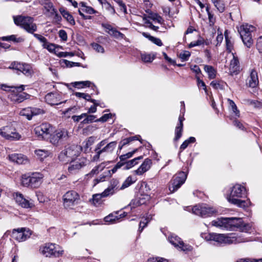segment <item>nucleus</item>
<instances>
[{"label": "nucleus", "mask_w": 262, "mask_h": 262, "mask_svg": "<svg viewBox=\"0 0 262 262\" xmlns=\"http://www.w3.org/2000/svg\"><path fill=\"white\" fill-rule=\"evenodd\" d=\"M10 161L18 164H26L28 162L27 157L21 154H13L9 156Z\"/></svg>", "instance_id": "nucleus-23"}, {"label": "nucleus", "mask_w": 262, "mask_h": 262, "mask_svg": "<svg viewBox=\"0 0 262 262\" xmlns=\"http://www.w3.org/2000/svg\"><path fill=\"white\" fill-rule=\"evenodd\" d=\"M242 219L236 217H227L226 229L234 230L236 228L238 230L240 225H242Z\"/></svg>", "instance_id": "nucleus-21"}, {"label": "nucleus", "mask_w": 262, "mask_h": 262, "mask_svg": "<svg viewBox=\"0 0 262 262\" xmlns=\"http://www.w3.org/2000/svg\"><path fill=\"white\" fill-rule=\"evenodd\" d=\"M42 47L44 49H47L50 52L53 53L55 52V49L57 47L55 44L50 43L48 41L46 44H42Z\"/></svg>", "instance_id": "nucleus-49"}, {"label": "nucleus", "mask_w": 262, "mask_h": 262, "mask_svg": "<svg viewBox=\"0 0 262 262\" xmlns=\"http://www.w3.org/2000/svg\"><path fill=\"white\" fill-rule=\"evenodd\" d=\"M252 229V226L250 224L245 223L242 219V225H240L238 230L241 232H249Z\"/></svg>", "instance_id": "nucleus-41"}, {"label": "nucleus", "mask_w": 262, "mask_h": 262, "mask_svg": "<svg viewBox=\"0 0 262 262\" xmlns=\"http://www.w3.org/2000/svg\"><path fill=\"white\" fill-rule=\"evenodd\" d=\"M53 130V126L48 123H43L35 127L34 132L39 139L49 138Z\"/></svg>", "instance_id": "nucleus-14"}, {"label": "nucleus", "mask_w": 262, "mask_h": 262, "mask_svg": "<svg viewBox=\"0 0 262 262\" xmlns=\"http://www.w3.org/2000/svg\"><path fill=\"white\" fill-rule=\"evenodd\" d=\"M1 39L4 41H12L16 43L21 42L24 41V39L22 37H17L15 35L3 36L2 37Z\"/></svg>", "instance_id": "nucleus-33"}, {"label": "nucleus", "mask_w": 262, "mask_h": 262, "mask_svg": "<svg viewBox=\"0 0 262 262\" xmlns=\"http://www.w3.org/2000/svg\"><path fill=\"white\" fill-rule=\"evenodd\" d=\"M62 198L63 206L67 209L73 208L74 206L78 204L80 199L79 194L74 190L67 191Z\"/></svg>", "instance_id": "nucleus-11"}, {"label": "nucleus", "mask_w": 262, "mask_h": 262, "mask_svg": "<svg viewBox=\"0 0 262 262\" xmlns=\"http://www.w3.org/2000/svg\"><path fill=\"white\" fill-rule=\"evenodd\" d=\"M204 40L203 38H200V39H199L196 41H193L190 42L189 43L188 47L189 48H192L195 46H200L201 45H203L204 43Z\"/></svg>", "instance_id": "nucleus-62"}, {"label": "nucleus", "mask_w": 262, "mask_h": 262, "mask_svg": "<svg viewBox=\"0 0 262 262\" xmlns=\"http://www.w3.org/2000/svg\"><path fill=\"white\" fill-rule=\"evenodd\" d=\"M69 162H70V165L69 166L68 170L69 172L71 173L76 172L77 171L79 170L82 167L85 165V160L83 159H79L77 161H74L73 160L70 161Z\"/></svg>", "instance_id": "nucleus-22"}, {"label": "nucleus", "mask_w": 262, "mask_h": 262, "mask_svg": "<svg viewBox=\"0 0 262 262\" xmlns=\"http://www.w3.org/2000/svg\"><path fill=\"white\" fill-rule=\"evenodd\" d=\"M190 52L188 51H184L180 54L179 57L183 61H187L190 56Z\"/></svg>", "instance_id": "nucleus-54"}, {"label": "nucleus", "mask_w": 262, "mask_h": 262, "mask_svg": "<svg viewBox=\"0 0 262 262\" xmlns=\"http://www.w3.org/2000/svg\"><path fill=\"white\" fill-rule=\"evenodd\" d=\"M136 180V179L133 178L132 176L128 177L126 178V179L125 180V181L124 182V183H123V184L121 186V188L123 189V188H126V187L129 186L132 184L135 183Z\"/></svg>", "instance_id": "nucleus-46"}, {"label": "nucleus", "mask_w": 262, "mask_h": 262, "mask_svg": "<svg viewBox=\"0 0 262 262\" xmlns=\"http://www.w3.org/2000/svg\"><path fill=\"white\" fill-rule=\"evenodd\" d=\"M145 203L144 200L141 198H137L133 199L131 201L130 203L128 205L130 207L131 209L135 208L138 206H139Z\"/></svg>", "instance_id": "nucleus-37"}, {"label": "nucleus", "mask_w": 262, "mask_h": 262, "mask_svg": "<svg viewBox=\"0 0 262 262\" xmlns=\"http://www.w3.org/2000/svg\"><path fill=\"white\" fill-rule=\"evenodd\" d=\"M224 35H225V41H226L227 50H230V51H231V50L233 47V44L231 42L230 38H229L228 32L227 30L225 31V32L224 33Z\"/></svg>", "instance_id": "nucleus-48"}, {"label": "nucleus", "mask_w": 262, "mask_h": 262, "mask_svg": "<svg viewBox=\"0 0 262 262\" xmlns=\"http://www.w3.org/2000/svg\"><path fill=\"white\" fill-rule=\"evenodd\" d=\"M187 176V173L184 171H180L173 176L169 182V191L171 193L176 191L185 183Z\"/></svg>", "instance_id": "nucleus-12"}, {"label": "nucleus", "mask_w": 262, "mask_h": 262, "mask_svg": "<svg viewBox=\"0 0 262 262\" xmlns=\"http://www.w3.org/2000/svg\"><path fill=\"white\" fill-rule=\"evenodd\" d=\"M117 144V141H113L107 143L101 150H99V151H97V154L93 157V160L94 161H98L100 158V155L103 152H112L116 147Z\"/></svg>", "instance_id": "nucleus-20"}, {"label": "nucleus", "mask_w": 262, "mask_h": 262, "mask_svg": "<svg viewBox=\"0 0 262 262\" xmlns=\"http://www.w3.org/2000/svg\"><path fill=\"white\" fill-rule=\"evenodd\" d=\"M255 28L251 25L245 24L241 25L238 29V32L244 44L250 48L253 43L251 33L255 31Z\"/></svg>", "instance_id": "nucleus-6"}, {"label": "nucleus", "mask_w": 262, "mask_h": 262, "mask_svg": "<svg viewBox=\"0 0 262 262\" xmlns=\"http://www.w3.org/2000/svg\"><path fill=\"white\" fill-rule=\"evenodd\" d=\"M213 241L220 244H236L249 241L247 238H244L241 236H235L234 233H232L230 236H228L224 234L215 233H213Z\"/></svg>", "instance_id": "nucleus-5"}, {"label": "nucleus", "mask_w": 262, "mask_h": 262, "mask_svg": "<svg viewBox=\"0 0 262 262\" xmlns=\"http://www.w3.org/2000/svg\"><path fill=\"white\" fill-rule=\"evenodd\" d=\"M151 215H147L145 217H142L139 224V232L141 233L143 229L147 226L149 222L151 220Z\"/></svg>", "instance_id": "nucleus-32"}, {"label": "nucleus", "mask_w": 262, "mask_h": 262, "mask_svg": "<svg viewBox=\"0 0 262 262\" xmlns=\"http://www.w3.org/2000/svg\"><path fill=\"white\" fill-rule=\"evenodd\" d=\"M147 262H168L166 259L161 257L150 258L148 259Z\"/></svg>", "instance_id": "nucleus-63"}, {"label": "nucleus", "mask_w": 262, "mask_h": 262, "mask_svg": "<svg viewBox=\"0 0 262 262\" xmlns=\"http://www.w3.org/2000/svg\"><path fill=\"white\" fill-rule=\"evenodd\" d=\"M168 241L172 245L181 251L187 252L192 250V246L185 244L181 238L174 234H170L168 236Z\"/></svg>", "instance_id": "nucleus-16"}, {"label": "nucleus", "mask_w": 262, "mask_h": 262, "mask_svg": "<svg viewBox=\"0 0 262 262\" xmlns=\"http://www.w3.org/2000/svg\"><path fill=\"white\" fill-rule=\"evenodd\" d=\"M32 116H34L38 115L43 114L45 113V111L39 108L32 107Z\"/></svg>", "instance_id": "nucleus-58"}, {"label": "nucleus", "mask_w": 262, "mask_h": 262, "mask_svg": "<svg viewBox=\"0 0 262 262\" xmlns=\"http://www.w3.org/2000/svg\"><path fill=\"white\" fill-rule=\"evenodd\" d=\"M137 151H138V149L136 148V149H135L134 150H133L131 152H129L126 154L122 155L120 156L119 157L120 161H125L127 159H128V158L132 157L133 156V155Z\"/></svg>", "instance_id": "nucleus-51"}, {"label": "nucleus", "mask_w": 262, "mask_h": 262, "mask_svg": "<svg viewBox=\"0 0 262 262\" xmlns=\"http://www.w3.org/2000/svg\"><path fill=\"white\" fill-rule=\"evenodd\" d=\"M60 247L52 243H46L39 248L40 252L46 257H57L63 254V250Z\"/></svg>", "instance_id": "nucleus-8"}, {"label": "nucleus", "mask_w": 262, "mask_h": 262, "mask_svg": "<svg viewBox=\"0 0 262 262\" xmlns=\"http://www.w3.org/2000/svg\"><path fill=\"white\" fill-rule=\"evenodd\" d=\"M141 58L144 62H151L156 58V55L154 54L144 53L141 55Z\"/></svg>", "instance_id": "nucleus-38"}, {"label": "nucleus", "mask_w": 262, "mask_h": 262, "mask_svg": "<svg viewBox=\"0 0 262 262\" xmlns=\"http://www.w3.org/2000/svg\"><path fill=\"white\" fill-rule=\"evenodd\" d=\"M258 78L257 73L255 70L252 69L251 71L250 76L247 80L246 84L250 88H255L258 84Z\"/></svg>", "instance_id": "nucleus-24"}, {"label": "nucleus", "mask_w": 262, "mask_h": 262, "mask_svg": "<svg viewBox=\"0 0 262 262\" xmlns=\"http://www.w3.org/2000/svg\"><path fill=\"white\" fill-rule=\"evenodd\" d=\"M256 48L259 52L262 53V36H260L257 40Z\"/></svg>", "instance_id": "nucleus-64"}, {"label": "nucleus", "mask_w": 262, "mask_h": 262, "mask_svg": "<svg viewBox=\"0 0 262 262\" xmlns=\"http://www.w3.org/2000/svg\"><path fill=\"white\" fill-rule=\"evenodd\" d=\"M83 12H84L89 14H93L98 13V12L93 9L92 7L87 6L85 8H81Z\"/></svg>", "instance_id": "nucleus-61"}, {"label": "nucleus", "mask_w": 262, "mask_h": 262, "mask_svg": "<svg viewBox=\"0 0 262 262\" xmlns=\"http://www.w3.org/2000/svg\"><path fill=\"white\" fill-rule=\"evenodd\" d=\"M211 1L220 12L222 13L225 10V4L223 1L211 0Z\"/></svg>", "instance_id": "nucleus-35"}, {"label": "nucleus", "mask_w": 262, "mask_h": 262, "mask_svg": "<svg viewBox=\"0 0 262 262\" xmlns=\"http://www.w3.org/2000/svg\"><path fill=\"white\" fill-rule=\"evenodd\" d=\"M15 200L19 205L25 208H31L33 205L32 203L24 198L23 195L20 193H16Z\"/></svg>", "instance_id": "nucleus-26"}, {"label": "nucleus", "mask_w": 262, "mask_h": 262, "mask_svg": "<svg viewBox=\"0 0 262 262\" xmlns=\"http://www.w3.org/2000/svg\"><path fill=\"white\" fill-rule=\"evenodd\" d=\"M143 159V156H141L135 158L132 160H129L125 162V166L124 167V169H129L138 164V160H140Z\"/></svg>", "instance_id": "nucleus-34"}, {"label": "nucleus", "mask_w": 262, "mask_h": 262, "mask_svg": "<svg viewBox=\"0 0 262 262\" xmlns=\"http://www.w3.org/2000/svg\"><path fill=\"white\" fill-rule=\"evenodd\" d=\"M228 101L229 102V104L230 106L232 108V111L235 114V115L237 117H239L240 116V113L239 111L237 109V107L235 104V103L234 102V101L232 100L228 99Z\"/></svg>", "instance_id": "nucleus-50"}, {"label": "nucleus", "mask_w": 262, "mask_h": 262, "mask_svg": "<svg viewBox=\"0 0 262 262\" xmlns=\"http://www.w3.org/2000/svg\"><path fill=\"white\" fill-rule=\"evenodd\" d=\"M105 5H104L105 9L110 12V13L114 15L116 13V11L113 6H112L110 3H108L107 1H104Z\"/></svg>", "instance_id": "nucleus-55"}, {"label": "nucleus", "mask_w": 262, "mask_h": 262, "mask_svg": "<svg viewBox=\"0 0 262 262\" xmlns=\"http://www.w3.org/2000/svg\"><path fill=\"white\" fill-rule=\"evenodd\" d=\"M46 102L51 105H55L65 103L64 101H61V96L57 93H49L45 96Z\"/></svg>", "instance_id": "nucleus-18"}, {"label": "nucleus", "mask_w": 262, "mask_h": 262, "mask_svg": "<svg viewBox=\"0 0 262 262\" xmlns=\"http://www.w3.org/2000/svg\"><path fill=\"white\" fill-rule=\"evenodd\" d=\"M216 212L215 209L206 204H199L192 208L193 213L203 217L211 216Z\"/></svg>", "instance_id": "nucleus-13"}, {"label": "nucleus", "mask_w": 262, "mask_h": 262, "mask_svg": "<svg viewBox=\"0 0 262 262\" xmlns=\"http://www.w3.org/2000/svg\"><path fill=\"white\" fill-rule=\"evenodd\" d=\"M118 216H114L112 214H110L104 217V221L106 222L113 223L118 221Z\"/></svg>", "instance_id": "nucleus-59"}, {"label": "nucleus", "mask_w": 262, "mask_h": 262, "mask_svg": "<svg viewBox=\"0 0 262 262\" xmlns=\"http://www.w3.org/2000/svg\"><path fill=\"white\" fill-rule=\"evenodd\" d=\"M8 69L16 70L17 74L19 75L21 73L27 77L31 76L34 73L31 64L16 61L12 62Z\"/></svg>", "instance_id": "nucleus-9"}, {"label": "nucleus", "mask_w": 262, "mask_h": 262, "mask_svg": "<svg viewBox=\"0 0 262 262\" xmlns=\"http://www.w3.org/2000/svg\"><path fill=\"white\" fill-rule=\"evenodd\" d=\"M51 14L54 15V19L57 23H58L61 21L62 18L61 16L58 14L56 9H53L52 11L51 12Z\"/></svg>", "instance_id": "nucleus-60"}, {"label": "nucleus", "mask_w": 262, "mask_h": 262, "mask_svg": "<svg viewBox=\"0 0 262 262\" xmlns=\"http://www.w3.org/2000/svg\"><path fill=\"white\" fill-rule=\"evenodd\" d=\"M35 153L38 158L40 159V160H43L45 158L48 157L51 154L49 150L40 149H36L35 150Z\"/></svg>", "instance_id": "nucleus-36"}, {"label": "nucleus", "mask_w": 262, "mask_h": 262, "mask_svg": "<svg viewBox=\"0 0 262 262\" xmlns=\"http://www.w3.org/2000/svg\"><path fill=\"white\" fill-rule=\"evenodd\" d=\"M103 168V167L101 165H99L94 167L92 170L86 174V176L89 178H92L94 174L99 173V171H101Z\"/></svg>", "instance_id": "nucleus-44"}, {"label": "nucleus", "mask_w": 262, "mask_h": 262, "mask_svg": "<svg viewBox=\"0 0 262 262\" xmlns=\"http://www.w3.org/2000/svg\"><path fill=\"white\" fill-rule=\"evenodd\" d=\"M120 7V10L123 11L124 14H127V8L124 3L122 0H113Z\"/></svg>", "instance_id": "nucleus-53"}, {"label": "nucleus", "mask_w": 262, "mask_h": 262, "mask_svg": "<svg viewBox=\"0 0 262 262\" xmlns=\"http://www.w3.org/2000/svg\"><path fill=\"white\" fill-rule=\"evenodd\" d=\"M142 34L144 37L148 39L150 41L159 47H161L163 45V43L160 38L152 36L149 33L146 32H142Z\"/></svg>", "instance_id": "nucleus-30"}, {"label": "nucleus", "mask_w": 262, "mask_h": 262, "mask_svg": "<svg viewBox=\"0 0 262 262\" xmlns=\"http://www.w3.org/2000/svg\"><path fill=\"white\" fill-rule=\"evenodd\" d=\"M245 197H246V188L237 184L232 187L230 193L227 199L231 204L245 209L247 208L250 203L249 201L242 200L241 199Z\"/></svg>", "instance_id": "nucleus-1"}, {"label": "nucleus", "mask_w": 262, "mask_h": 262, "mask_svg": "<svg viewBox=\"0 0 262 262\" xmlns=\"http://www.w3.org/2000/svg\"><path fill=\"white\" fill-rule=\"evenodd\" d=\"M25 85H20L18 86H12L10 94L8 96V98L10 100L15 103H19L24 100L30 99L31 95L29 94L23 92L25 90Z\"/></svg>", "instance_id": "nucleus-7"}, {"label": "nucleus", "mask_w": 262, "mask_h": 262, "mask_svg": "<svg viewBox=\"0 0 262 262\" xmlns=\"http://www.w3.org/2000/svg\"><path fill=\"white\" fill-rule=\"evenodd\" d=\"M227 217H222L213 220L211 222V225L213 226L226 229Z\"/></svg>", "instance_id": "nucleus-29"}, {"label": "nucleus", "mask_w": 262, "mask_h": 262, "mask_svg": "<svg viewBox=\"0 0 262 262\" xmlns=\"http://www.w3.org/2000/svg\"><path fill=\"white\" fill-rule=\"evenodd\" d=\"M239 62L238 57L233 55V59L230 61V72L232 74H237L239 71Z\"/></svg>", "instance_id": "nucleus-27"}, {"label": "nucleus", "mask_w": 262, "mask_h": 262, "mask_svg": "<svg viewBox=\"0 0 262 262\" xmlns=\"http://www.w3.org/2000/svg\"><path fill=\"white\" fill-rule=\"evenodd\" d=\"M59 12L62 16L72 26L75 25V21L73 16L63 7H61L59 9Z\"/></svg>", "instance_id": "nucleus-28"}, {"label": "nucleus", "mask_w": 262, "mask_h": 262, "mask_svg": "<svg viewBox=\"0 0 262 262\" xmlns=\"http://www.w3.org/2000/svg\"><path fill=\"white\" fill-rule=\"evenodd\" d=\"M204 69L205 71L208 74L209 79H213L215 78L216 71L212 66L205 65Z\"/></svg>", "instance_id": "nucleus-31"}, {"label": "nucleus", "mask_w": 262, "mask_h": 262, "mask_svg": "<svg viewBox=\"0 0 262 262\" xmlns=\"http://www.w3.org/2000/svg\"><path fill=\"white\" fill-rule=\"evenodd\" d=\"M0 135L6 139L9 140H19L21 137L12 125H7L1 128Z\"/></svg>", "instance_id": "nucleus-15"}, {"label": "nucleus", "mask_w": 262, "mask_h": 262, "mask_svg": "<svg viewBox=\"0 0 262 262\" xmlns=\"http://www.w3.org/2000/svg\"><path fill=\"white\" fill-rule=\"evenodd\" d=\"M43 174L39 172H28L22 175L21 184L23 186L38 188L42 182Z\"/></svg>", "instance_id": "nucleus-2"}, {"label": "nucleus", "mask_w": 262, "mask_h": 262, "mask_svg": "<svg viewBox=\"0 0 262 262\" xmlns=\"http://www.w3.org/2000/svg\"><path fill=\"white\" fill-rule=\"evenodd\" d=\"M185 112L182 111V109H181V114L179 117V122L177 124L174 130V138L173 139L174 141H178L182 136V132L183 129V121L185 120L184 117Z\"/></svg>", "instance_id": "nucleus-19"}, {"label": "nucleus", "mask_w": 262, "mask_h": 262, "mask_svg": "<svg viewBox=\"0 0 262 262\" xmlns=\"http://www.w3.org/2000/svg\"><path fill=\"white\" fill-rule=\"evenodd\" d=\"M20 114L22 116H26L29 120H30L33 117L32 113V107H28L23 109L20 112Z\"/></svg>", "instance_id": "nucleus-42"}, {"label": "nucleus", "mask_w": 262, "mask_h": 262, "mask_svg": "<svg viewBox=\"0 0 262 262\" xmlns=\"http://www.w3.org/2000/svg\"><path fill=\"white\" fill-rule=\"evenodd\" d=\"M40 4L44 6L45 9L48 12H51L52 11L53 9H55L52 3L50 2V0L46 2H43V1H40Z\"/></svg>", "instance_id": "nucleus-43"}, {"label": "nucleus", "mask_w": 262, "mask_h": 262, "mask_svg": "<svg viewBox=\"0 0 262 262\" xmlns=\"http://www.w3.org/2000/svg\"><path fill=\"white\" fill-rule=\"evenodd\" d=\"M71 135L66 128H58L53 131L49 137L50 142L54 146L63 145L69 139Z\"/></svg>", "instance_id": "nucleus-4"}, {"label": "nucleus", "mask_w": 262, "mask_h": 262, "mask_svg": "<svg viewBox=\"0 0 262 262\" xmlns=\"http://www.w3.org/2000/svg\"><path fill=\"white\" fill-rule=\"evenodd\" d=\"M191 70H192L194 73H195V78L200 77V75H202V72L200 68L197 65H194L190 68Z\"/></svg>", "instance_id": "nucleus-56"}, {"label": "nucleus", "mask_w": 262, "mask_h": 262, "mask_svg": "<svg viewBox=\"0 0 262 262\" xmlns=\"http://www.w3.org/2000/svg\"><path fill=\"white\" fill-rule=\"evenodd\" d=\"M97 119L96 116L92 115H89L86 113V116L84 117L83 120L81 122V124H89L94 122H97Z\"/></svg>", "instance_id": "nucleus-40"}, {"label": "nucleus", "mask_w": 262, "mask_h": 262, "mask_svg": "<svg viewBox=\"0 0 262 262\" xmlns=\"http://www.w3.org/2000/svg\"><path fill=\"white\" fill-rule=\"evenodd\" d=\"M114 193V187L110 186L105 189L101 194L103 197H107Z\"/></svg>", "instance_id": "nucleus-47"}, {"label": "nucleus", "mask_w": 262, "mask_h": 262, "mask_svg": "<svg viewBox=\"0 0 262 262\" xmlns=\"http://www.w3.org/2000/svg\"><path fill=\"white\" fill-rule=\"evenodd\" d=\"M15 24L24 29L29 33H33L37 31V27L34 23V18L28 16L17 15L13 16Z\"/></svg>", "instance_id": "nucleus-3"}, {"label": "nucleus", "mask_w": 262, "mask_h": 262, "mask_svg": "<svg viewBox=\"0 0 262 262\" xmlns=\"http://www.w3.org/2000/svg\"><path fill=\"white\" fill-rule=\"evenodd\" d=\"M102 198L103 197L101 193L94 194L92 199L93 203L95 206L101 204L102 203Z\"/></svg>", "instance_id": "nucleus-45"}, {"label": "nucleus", "mask_w": 262, "mask_h": 262, "mask_svg": "<svg viewBox=\"0 0 262 262\" xmlns=\"http://www.w3.org/2000/svg\"><path fill=\"white\" fill-rule=\"evenodd\" d=\"M79 155V151L77 147L71 145L65 148L59 155L58 158L60 161L68 163L74 160Z\"/></svg>", "instance_id": "nucleus-10"}, {"label": "nucleus", "mask_w": 262, "mask_h": 262, "mask_svg": "<svg viewBox=\"0 0 262 262\" xmlns=\"http://www.w3.org/2000/svg\"><path fill=\"white\" fill-rule=\"evenodd\" d=\"M148 17L154 21H157L159 24H162L164 23V19L159 14L157 13L150 12L149 14Z\"/></svg>", "instance_id": "nucleus-39"}, {"label": "nucleus", "mask_w": 262, "mask_h": 262, "mask_svg": "<svg viewBox=\"0 0 262 262\" xmlns=\"http://www.w3.org/2000/svg\"><path fill=\"white\" fill-rule=\"evenodd\" d=\"M110 34L117 39H125L126 38L124 34L115 29L112 33H110Z\"/></svg>", "instance_id": "nucleus-52"}, {"label": "nucleus", "mask_w": 262, "mask_h": 262, "mask_svg": "<svg viewBox=\"0 0 262 262\" xmlns=\"http://www.w3.org/2000/svg\"><path fill=\"white\" fill-rule=\"evenodd\" d=\"M93 48L97 52L103 53L104 49L102 46L97 43H93L92 44Z\"/></svg>", "instance_id": "nucleus-57"}, {"label": "nucleus", "mask_w": 262, "mask_h": 262, "mask_svg": "<svg viewBox=\"0 0 262 262\" xmlns=\"http://www.w3.org/2000/svg\"><path fill=\"white\" fill-rule=\"evenodd\" d=\"M151 164L152 162L150 159H145L140 167L135 170V173L137 175H142L150 169Z\"/></svg>", "instance_id": "nucleus-25"}, {"label": "nucleus", "mask_w": 262, "mask_h": 262, "mask_svg": "<svg viewBox=\"0 0 262 262\" xmlns=\"http://www.w3.org/2000/svg\"><path fill=\"white\" fill-rule=\"evenodd\" d=\"M32 234L31 231L25 228L13 229L11 233L12 238L20 242L27 240Z\"/></svg>", "instance_id": "nucleus-17"}]
</instances>
